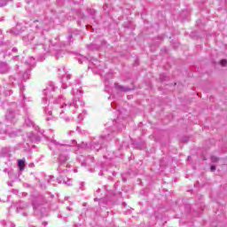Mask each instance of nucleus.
<instances>
[{
  "label": "nucleus",
  "mask_w": 227,
  "mask_h": 227,
  "mask_svg": "<svg viewBox=\"0 0 227 227\" xmlns=\"http://www.w3.org/2000/svg\"><path fill=\"white\" fill-rule=\"evenodd\" d=\"M67 79H70V76H69V75H67Z\"/></svg>",
  "instance_id": "nucleus-8"
},
{
  "label": "nucleus",
  "mask_w": 227,
  "mask_h": 227,
  "mask_svg": "<svg viewBox=\"0 0 227 227\" xmlns=\"http://www.w3.org/2000/svg\"><path fill=\"white\" fill-rule=\"evenodd\" d=\"M64 106H67V104L63 103Z\"/></svg>",
  "instance_id": "nucleus-9"
},
{
  "label": "nucleus",
  "mask_w": 227,
  "mask_h": 227,
  "mask_svg": "<svg viewBox=\"0 0 227 227\" xmlns=\"http://www.w3.org/2000/svg\"><path fill=\"white\" fill-rule=\"evenodd\" d=\"M220 65H221L222 67H226V65H227V60H226V59L221 60Z\"/></svg>",
  "instance_id": "nucleus-3"
},
{
  "label": "nucleus",
  "mask_w": 227,
  "mask_h": 227,
  "mask_svg": "<svg viewBox=\"0 0 227 227\" xmlns=\"http://www.w3.org/2000/svg\"><path fill=\"white\" fill-rule=\"evenodd\" d=\"M4 172L6 173V172H7V170H6V169H4Z\"/></svg>",
  "instance_id": "nucleus-10"
},
{
  "label": "nucleus",
  "mask_w": 227,
  "mask_h": 227,
  "mask_svg": "<svg viewBox=\"0 0 227 227\" xmlns=\"http://www.w3.org/2000/svg\"><path fill=\"white\" fill-rule=\"evenodd\" d=\"M211 171H215V166H211Z\"/></svg>",
  "instance_id": "nucleus-5"
},
{
  "label": "nucleus",
  "mask_w": 227,
  "mask_h": 227,
  "mask_svg": "<svg viewBox=\"0 0 227 227\" xmlns=\"http://www.w3.org/2000/svg\"><path fill=\"white\" fill-rule=\"evenodd\" d=\"M114 86H115L116 90H118L119 91H130V89L125 88L118 83H114Z\"/></svg>",
  "instance_id": "nucleus-2"
},
{
  "label": "nucleus",
  "mask_w": 227,
  "mask_h": 227,
  "mask_svg": "<svg viewBox=\"0 0 227 227\" xmlns=\"http://www.w3.org/2000/svg\"><path fill=\"white\" fill-rule=\"evenodd\" d=\"M18 166L20 171H24V168H26V160H19Z\"/></svg>",
  "instance_id": "nucleus-1"
},
{
  "label": "nucleus",
  "mask_w": 227,
  "mask_h": 227,
  "mask_svg": "<svg viewBox=\"0 0 227 227\" xmlns=\"http://www.w3.org/2000/svg\"><path fill=\"white\" fill-rule=\"evenodd\" d=\"M48 114H50V116H51V114H52V112L51 111L48 112Z\"/></svg>",
  "instance_id": "nucleus-7"
},
{
  "label": "nucleus",
  "mask_w": 227,
  "mask_h": 227,
  "mask_svg": "<svg viewBox=\"0 0 227 227\" xmlns=\"http://www.w3.org/2000/svg\"><path fill=\"white\" fill-rule=\"evenodd\" d=\"M211 160H212L213 162H217V160H219V159H218L217 157H215V156H212V157H211Z\"/></svg>",
  "instance_id": "nucleus-4"
},
{
  "label": "nucleus",
  "mask_w": 227,
  "mask_h": 227,
  "mask_svg": "<svg viewBox=\"0 0 227 227\" xmlns=\"http://www.w3.org/2000/svg\"><path fill=\"white\" fill-rule=\"evenodd\" d=\"M67 185H72V184L70 183V181L66 183Z\"/></svg>",
  "instance_id": "nucleus-6"
}]
</instances>
